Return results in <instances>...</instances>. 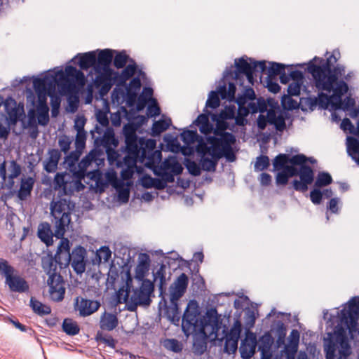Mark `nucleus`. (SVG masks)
<instances>
[{
  "instance_id": "f257e3e1",
  "label": "nucleus",
  "mask_w": 359,
  "mask_h": 359,
  "mask_svg": "<svg viewBox=\"0 0 359 359\" xmlns=\"http://www.w3.org/2000/svg\"><path fill=\"white\" fill-rule=\"evenodd\" d=\"M335 54L334 52L320 65H315L311 60L308 64V72L313 78L316 88L321 91L316 98V102L319 107L324 109L346 111L355 105V100L352 97L346 96L342 99L348 90L346 82L353 78V72L346 74L345 67L341 65H337L332 69L333 62L337 60Z\"/></svg>"
},
{
  "instance_id": "f03ea898",
  "label": "nucleus",
  "mask_w": 359,
  "mask_h": 359,
  "mask_svg": "<svg viewBox=\"0 0 359 359\" xmlns=\"http://www.w3.org/2000/svg\"><path fill=\"white\" fill-rule=\"evenodd\" d=\"M215 134L219 137H209L206 142L203 139L198 141L196 151L201 157L199 163L186 159L184 164L191 175H200L201 169L209 172L215 171L219 160L223 157L229 162H233L236 160V154L233 149V145L236 142L235 136L227 132L219 133L218 131H215Z\"/></svg>"
},
{
  "instance_id": "7ed1b4c3",
  "label": "nucleus",
  "mask_w": 359,
  "mask_h": 359,
  "mask_svg": "<svg viewBox=\"0 0 359 359\" xmlns=\"http://www.w3.org/2000/svg\"><path fill=\"white\" fill-rule=\"evenodd\" d=\"M337 317V325L333 333H327L324 339V349L327 359H334L337 350L339 359H346L351 353V347L348 343L346 331L348 330L351 337L358 329L359 320V297L352 298L348 304L341 311Z\"/></svg>"
},
{
  "instance_id": "20e7f679",
  "label": "nucleus",
  "mask_w": 359,
  "mask_h": 359,
  "mask_svg": "<svg viewBox=\"0 0 359 359\" xmlns=\"http://www.w3.org/2000/svg\"><path fill=\"white\" fill-rule=\"evenodd\" d=\"M105 154L102 149H93L78 163V170L74 171L72 177L67 173H57L54 179L55 189H60L65 195H71L74 191H80L85 188L81 180L86 175L88 166L95 164V167L102 166Z\"/></svg>"
},
{
  "instance_id": "39448f33",
  "label": "nucleus",
  "mask_w": 359,
  "mask_h": 359,
  "mask_svg": "<svg viewBox=\"0 0 359 359\" xmlns=\"http://www.w3.org/2000/svg\"><path fill=\"white\" fill-rule=\"evenodd\" d=\"M191 332H198L205 337L214 336L217 337L219 328V317L215 309L208 310L205 315L201 317L198 305L195 301H190L184 313L182 327L186 334H188L186 327Z\"/></svg>"
},
{
  "instance_id": "423d86ee",
  "label": "nucleus",
  "mask_w": 359,
  "mask_h": 359,
  "mask_svg": "<svg viewBox=\"0 0 359 359\" xmlns=\"http://www.w3.org/2000/svg\"><path fill=\"white\" fill-rule=\"evenodd\" d=\"M51 214L56 220V229L55 236L61 238L57 246L55 254V260L61 266H68L71 261L70 243L67 238H62L66 228H68L70 224L69 215L71 213V206L74 203H51Z\"/></svg>"
},
{
  "instance_id": "0eeeda50",
  "label": "nucleus",
  "mask_w": 359,
  "mask_h": 359,
  "mask_svg": "<svg viewBox=\"0 0 359 359\" xmlns=\"http://www.w3.org/2000/svg\"><path fill=\"white\" fill-rule=\"evenodd\" d=\"M126 285L120 288L116 294L118 303H125L131 311H134L137 306L149 305L150 295L154 290L153 283L149 280H144L139 289L131 290L133 278L129 271H126Z\"/></svg>"
},
{
  "instance_id": "6e6552de",
  "label": "nucleus",
  "mask_w": 359,
  "mask_h": 359,
  "mask_svg": "<svg viewBox=\"0 0 359 359\" xmlns=\"http://www.w3.org/2000/svg\"><path fill=\"white\" fill-rule=\"evenodd\" d=\"M233 101L237 103L238 107L236 124L240 126L245 124V117L249 114L263 113L267 108L264 99H256L255 93L251 87L246 88L243 94L239 95Z\"/></svg>"
},
{
  "instance_id": "1a4fd4ad",
  "label": "nucleus",
  "mask_w": 359,
  "mask_h": 359,
  "mask_svg": "<svg viewBox=\"0 0 359 359\" xmlns=\"http://www.w3.org/2000/svg\"><path fill=\"white\" fill-rule=\"evenodd\" d=\"M236 70L233 71V67H226L223 73V79L227 80L229 77H232L236 81L241 80V74L246 76L248 82L254 84L255 72H259L263 73L266 69L265 61H255L250 59V62L247 61L243 57L235 60Z\"/></svg>"
},
{
  "instance_id": "9d476101",
  "label": "nucleus",
  "mask_w": 359,
  "mask_h": 359,
  "mask_svg": "<svg viewBox=\"0 0 359 359\" xmlns=\"http://www.w3.org/2000/svg\"><path fill=\"white\" fill-rule=\"evenodd\" d=\"M115 50L104 49L100 50L94 71L96 76L94 82L97 86H111V77L114 74L113 69L110 68Z\"/></svg>"
},
{
  "instance_id": "9b49d317",
  "label": "nucleus",
  "mask_w": 359,
  "mask_h": 359,
  "mask_svg": "<svg viewBox=\"0 0 359 359\" xmlns=\"http://www.w3.org/2000/svg\"><path fill=\"white\" fill-rule=\"evenodd\" d=\"M154 163L153 166H146L152 170L154 175L161 180V187H165L168 182H172L175 176L180 174L182 167L175 157L165 158L160 165Z\"/></svg>"
},
{
  "instance_id": "f8f14e48",
  "label": "nucleus",
  "mask_w": 359,
  "mask_h": 359,
  "mask_svg": "<svg viewBox=\"0 0 359 359\" xmlns=\"http://www.w3.org/2000/svg\"><path fill=\"white\" fill-rule=\"evenodd\" d=\"M236 86L234 83L229 82L228 88L225 80L222 78L219 85L216 90H212L208 94V97L205 103V109L210 108L215 109L220 104V98L228 101H233L235 100Z\"/></svg>"
},
{
  "instance_id": "ddd939ff",
  "label": "nucleus",
  "mask_w": 359,
  "mask_h": 359,
  "mask_svg": "<svg viewBox=\"0 0 359 359\" xmlns=\"http://www.w3.org/2000/svg\"><path fill=\"white\" fill-rule=\"evenodd\" d=\"M65 77L58 83V90L62 95H69L76 90V85L83 86L85 83L84 74L72 66L65 68Z\"/></svg>"
},
{
  "instance_id": "4468645a",
  "label": "nucleus",
  "mask_w": 359,
  "mask_h": 359,
  "mask_svg": "<svg viewBox=\"0 0 359 359\" xmlns=\"http://www.w3.org/2000/svg\"><path fill=\"white\" fill-rule=\"evenodd\" d=\"M306 161L307 158L304 154L294 155L290 158V163L292 165H300L299 170H297L300 181L294 180L293 182V186L296 190L307 189L308 184H311L313 180V171L311 167L305 165Z\"/></svg>"
},
{
  "instance_id": "2eb2a0df",
  "label": "nucleus",
  "mask_w": 359,
  "mask_h": 359,
  "mask_svg": "<svg viewBox=\"0 0 359 359\" xmlns=\"http://www.w3.org/2000/svg\"><path fill=\"white\" fill-rule=\"evenodd\" d=\"M65 77L62 69L48 71L41 77H36L33 80V87L36 92L39 93H54L56 85L61 82Z\"/></svg>"
},
{
  "instance_id": "dca6fc26",
  "label": "nucleus",
  "mask_w": 359,
  "mask_h": 359,
  "mask_svg": "<svg viewBox=\"0 0 359 359\" xmlns=\"http://www.w3.org/2000/svg\"><path fill=\"white\" fill-rule=\"evenodd\" d=\"M139 161L145 166H153L154 163H160L162 158L161 151L156 149V142L153 139H139Z\"/></svg>"
},
{
  "instance_id": "f3484780",
  "label": "nucleus",
  "mask_w": 359,
  "mask_h": 359,
  "mask_svg": "<svg viewBox=\"0 0 359 359\" xmlns=\"http://www.w3.org/2000/svg\"><path fill=\"white\" fill-rule=\"evenodd\" d=\"M86 176L95 181V188L100 192L104 191L109 184L114 187L122 181L118 178L117 173L114 169H109L104 174L98 169L86 171Z\"/></svg>"
},
{
  "instance_id": "a211bd4d",
  "label": "nucleus",
  "mask_w": 359,
  "mask_h": 359,
  "mask_svg": "<svg viewBox=\"0 0 359 359\" xmlns=\"http://www.w3.org/2000/svg\"><path fill=\"white\" fill-rule=\"evenodd\" d=\"M47 283L50 299L55 302L62 301L65 293L62 278L60 275L52 273L49 276Z\"/></svg>"
},
{
  "instance_id": "6ab92c4d",
  "label": "nucleus",
  "mask_w": 359,
  "mask_h": 359,
  "mask_svg": "<svg viewBox=\"0 0 359 359\" xmlns=\"http://www.w3.org/2000/svg\"><path fill=\"white\" fill-rule=\"evenodd\" d=\"M86 250L82 246H76L71 253V264L75 272L83 273L86 270Z\"/></svg>"
},
{
  "instance_id": "aec40b11",
  "label": "nucleus",
  "mask_w": 359,
  "mask_h": 359,
  "mask_svg": "<svg viewBox=\"0 0 359 359\" xmlns=\"http://www.w3.org/2000/svg\"><path fill=\"white\" fill-rule=\"evenodd\" d=\"M100 304L97 301L76 297L75 299V309L82 316H88L98 310Z\"/></svg>"
},
{
  "instance_id": "412c9836",
  "label": "nucleus",
  "mask_w": 359,
  "mask_h": 359,
  "mask_svg": "<svg viewBox=\"0 0 359 359\" xmlns=\"http://www.w3.org/2000/svg\"><path fill=\"white\" fill-rule=\"evenodd\" d=\"M188 277L185 273H182L170 287V295L171 302H177L184 293L187 285Z\"/></svg>"
},
{
  "instance_id": "4be33fe9",
  "label": "nucleus",
  "mask_w": 359,
  "mask_h": 359,
  "mask_svg": "<svg viewBox=\"0 0 359 359\" xmlns=\"http://www.w3.org/2000/svg\"><path fill=\"white\" fill-rule=\"evenodd\" d=\"M138 160L135 159L130 156H123V166L121 167L122 170L121 172V177L123 181L128 180L133 177V174L136 171L138 174H141L142 168L140 166L137 165Z\"/></svg>"
},
{
  "instance_id": "5701e85b",
  "label": "nucleus",
  "mask_w": 359,
  "mask_h": 359,
  "mask_svg": "<svg viewBox=\"0 0 359 359\" xmlns=\"http://www.w3.org/2000/svg\"><path fill=\"white\" fill-rule=\"evenodd\" d=\"M8 172L7 175L6 163L4 162L0 165V177L4 182H6L8 178V184L11 187H13L14 184V179L18 177L21 173V168L16 161H11L8 167Z\"/></svg>"
},
{
  "instance_id": "b1692460",
  "label": "nucleus",
  "mask_w": 359,
  "mask_h": 359,
  "mask_svg": "<svg viewBox=\"0 0 359 359\" xmlns=\"http://www.w3.org/2000/svg\"><path fill=\"white\" fill-rule=\"evenodd\" d=\"M126 153L124 156L133 157L139 160L140 156V144L139 140L134 131L126 133Z\"/></svg>"
},
{
  "instance_id": "393cba45",
  "label": "nucleus",
  "mask_w": 359,
  "mask_h": 359,
  "mask_svg": "<svg viewBox=\"0 0 359 359\" xmlns=\"http://www.w3.org/2000/svg\"><path fill=\"white\" fill-rule=\"evenodd\" d=\"M6 283L13 292H24L28 290L29 286L24 278L19 276L12 275V272H6Z\"/></svg>"
},
{
  "instance_id": "a878e982",
  "label": "nucleus",
  "mask_w": 359,
  "mask_h": 359,
  "mask_svg": "<svg viewBox=\"0 0 359 359\" xmlns=\"http://www.w3.org/2000/svg\"><path fill=\"white\" fill-rule=\"evenodd\" d=\"M136 70V63L133 60H131V62L122 70L120 74L114 72V74L111 77V85L114 83H117L118 85H124L126 82L135 74Z\"/></svg>"
},
{
  "instance_id": "bb28decb",
  "label": "nucleus",
  "mask_w": 359,
  "mask_h": 359,
  "mask_svg": "<svg viewBox=\"0 0 359 359\" xmlns=\"http://www.w3.org/2000/svg\"><path fill=\"white\" fill-rule=\"evenodd\" d=\"M256 346V336L252 333L248 334L240 347L241 357L243 359H250L255 353Z\"/></svg>"
},
{
  "instance_id": "cd10ccee",
  "label": "nucleus",
  "mask_w": 359,
  "mask_h": 359,
  "mask_svg": "<svg viewBox=\"0 0 359 359\" xmlns=\"http://www.w3.org/2000/svg\"><path fill=\"white\" fill-rule=\"evenodd\" d=\"M150 266L149 256L142 253L138 256L137 264L135 269V278L139 280H144L148 273Z\"/></svg>"
},
{
  "instance_id": "c85d7f7f",
  "label": "nucleus",
  "mask_w": 359,
  "mask_h": 359,
  "mask_svg": "<svg viewBox=\"0 0 359 359\" xmlns=\"http://www.w3.org/2000/svg\"><path fill=\"white\" fill-rule=\"evenodd\" d=\"M213 113L208 111V109H204L203 113L200 114L194 123L199 128L201 133L205 135L209 134L213 129L212 124L210 122V117L212 118Z\"/></svg>"
},
{
  "instance_id": "c756f323",
  "label": "nucleus",
  "mask_w": 359,
  "mask_h": 359,
  "mask_svg": "<svg viewBox=\"0 0 359 359\" xmlns=\"http://www.w3.org/2000/svg\"><path fill=\"white\" fill-rule=\"evenodd\" d=\"M61 154L58 149H53L48 151V157L43 162L44 170L48 172H54L57 168Z\"/></svg>"
},
{
  "instance_id": "7c9ffc66",
  "label": "nucleus",
  "mask_w": 359,
  "mask_h": 359,
  "mask_svg": "<svg viewBox=\"0 0 359 359\" xmlns=\"http://www.w3.org/2000/svg\"><path fill=\"white\" fill-rule=\"evenodd\" d=\"M297 175V169L293 165L286 166L283 170L277 173L276 177V183L278 186L285 185L288 182V179L290 177H293Z\"/></svg>"
},
{
  "instance_id": "2f4dec72",
  "label": "nucleus",
  "mask_w": 359,
  "mask_h": 359,
  "mask_svg": "<svg viewBox=\"0 0 359 359\" xmlns=\"http://www.w3.org/2000/svg\"><path fill=\"white\" fill-rule=\"evenodd\" d=\"M79 65L81 69L87 70L90 67L94 68L96 65V55L94 51H90L83 54H79Z\"/></svg>"
},
{
  "instance_id": "473e14b6",
  "label": "nucleus",
  "mask_w": 359,
  "mask_h": 359,
  "mask_svg": "<svg viewBox=\"0 0 359 359\" xmlns=\"http://www.w3.org/2000/svg\"><path fill=\"white\" fill-rule=\"evenodd\" d=\"M131 184L130 182L122 180L114 187L117 193L119 202H128Z\"/></svg>"
},
{
  "instance_id": "72a5a7b5",
  "label": "nucleus",
  "mask_w": 359,
  "mask_h": 359,
  "mask_svg": "<svg viewBox=\"0 0 359 359\" xmlns=\"http://www.w3.org/2000/svg\"><path fill=\"white\" fill-rule=\"evenodd\" d=\"M118 325V318L116 315L104 313L100 318V327L102 330L111 331Z\"/></svg>"
},
{
  "instance_id": "f704fd0d",
  "label": "nucleus",
  "mask_w": 359,
  "mask_h": 359,
  "mask_svg": "<svg viewBox=\"0 0 359 359\" xmlns=\"http://www.w3.org/2000/svg\"><path fill=\"white\" fill-rule=\"evenodd\" d=\"M100 144L107 150V148H116L118 146V140L115 138L114 131L107 128L100 140Z\"/></svg>"
},
{
  "instance_id": "c9c22d12",
  "label": "nucleus",
  "mask_w": 359,
  "mask_h": 359,
  "mask_svg": "<svg viewBox=\"0 0 359 359\" xmlns=\"http://www.w3.org/2000/svg\"><path fill=\"white\" fill-rule=\"evenodd\" d=\"M34 180L32 177L22 179L20 187L18 192V197L20 200L23 201L29 196L33 188Z\"/></svg>"
},
{
  "instance_id": "e433bc0d",
  "label": "nucleus",
  "mask_w": 359,
  "mask_h": 359,
  "mask_svg": "<svg viewBox=\"0 0 359 359\" xmlns=\"http://www.w3.org/2000/svg\"><path fill=\"white\" fill-rule=\"evenodd\" d=\"M111 257V251L107 246H102L96 251L95 257L93 259V264L100 265L101 263L108 262Z\"/></svg>"
},
{
  "instance_id": "4c0bfd02",
  "label": "nucleus",
  "mask_w": 359,
  "mask_h": 359,
  "mask_svg": "<svg viewBox=\"0 0 359 359\" xmlns=\"http://www.w3.org/2000/svg\"><path fill=\"white\" fill-rule=\"evenodd\" d=\"M267 121L273 124L278 131L283 132L285 128V121L283 116L278 115L273 111H269L267 113Z\"/></svg>"
},
{
  "instance_id": "58836bf2",
  "label": "nucleus",
  "mask_w": 359,
  "mask_h": 359,
  "mask_svg": "<svg viewBox=\"0 0 359 359\" xmlns=\"http://www.w3.org/2000/svg\"><path fill=\"white\" fill-rule=\"evenodd\" d=\"M38 236L47 245L52 243L53 234L48 223H42L39 226Z\"/></svg>"
},
{
  "instance_id": "ea45409f",
  "label": "nucleus",
  "mask_w": 359,
  "mask_h": 359,
  "mask_svg": "<svg viewBox=\"0 0 359 359\" xmlns=\"http://www.w3.org/2000/svg\"><path fill=\"white\" fill-rule=\"evenodd\" d=\"M109 163L111 166L122 167L123 156L115 148H107L105 151Z\"/></svg>"
},
{
  "instance_id": "a19ab883",
  "label": "nucleus",
  "mask_w": 359,
  "mask_h": 359,
  "mask_svg": "<svg viewBox=\"0 0 359 359\" xmlns=\"http://www.w3.org/2000/svg\"><path fill=\"white\" fill-rule=\"evenodd\" d=\"M171 124V119L170 118H161L159 121H155L151 128L153 136H158L163 132L166 130Z\"/></svg>"
},
{
  "instance_id": "79ce46f5",
  "label": "nucleus",
  "mask_w": 359,
  "mask_h": 359,
  "mask_svg": "<svg viewBox=\"0 0 359 359\" xmlns=\"http://www.w3.org/2000/svg\"><path fill=\"white\" fill-rule=\"evenodd\" d=\"M153 95V89L149 87H144L142 93L140 95L137 101V108L141 109L148 103L151 102Z\"/></svg>"
},
{
  "instance_id": "37998d69",
  "label": "nucleus",
  "mask_w": 359,
  "mask_h": 359,
  "mask_svg": "<svg viewBox=\"0 0 359 359\" xmlns=\"http://www.w3.org/2000/svg\"><path fill=\"white\" fill-rule=\"evenodd\" d=\"M181 140L183 142L187 145H190L194 144L196 141L198 142L199 136L196 130H184L181 133L180 135ZM202 139V137H200ZM201 140H199L200 141Z\"/></svg>"
},
{
  "instance_id": "c03bdc74",
  "label": "nucleus",
  "mask_w": 359,
  "mask_h": 359,
  "mask_svg": "<svg viewBox=\"0 0 359 359\" xmlns=\"http://www.w3.org/2000/svg\"><path fill=\"white\" fill-rule=\"evenodd\" d=\"M62 329L69 335H75L79 332V327L72 319H65L62 323Z\"/></svg>"
},
{
  "instance_id": "a18cd8bd",
  "label": "nucleus",
  "mask_w": 359,
  "mask_h": 359,
  "mask_svg": "<svg viewBox=\"0 0 359 359\" xmlns=\"http://www.w3.org/2000/svg\"><path fill=\"white\" fill-rule=\"evenodd\" d=\"M171 303L172 305L167 308L166 316L170 322L177 324L179 323L180 318L177 302Z\"/></svg>"
},
{
  "instance_id": "49530a36",
  "label": "nucleus",
  "mask_w": 359,
  "mask_h": 359,
  "mask_svg": "<svg viewBox=\"0 0 359 359\" xmlns=\"http://www.w3.org/2000/svg\"><path fill=\"white\" fill-rule=\"evenodd\" d=\"M49 108L48 105L37 106L38 123L41 126H46L49 121Z\"/></svg>"
},
{
  "instance_id": "de8ad7c7",
  "label": "nucleus",
  "mask_w": 359,
  "mask_h": 359,
  "mask_svg": "<svg viewBox=\"0 0 359 359\" xmlns=\"http://www.w3.org/2000/svg\"><path fill=\"white\" fill-rule=\"evenodd\" d=\"M273 339L270 334H264L259 339V349L262 351L263 355H264L270 349Z\"/></svg>"
},
{
  "instance_id": "09e8293b",
  "label": "nucleus",
  "mask_w": 359,
  "mask_h": 359,
  "mask_svg": "<svg viewBox=\"0 0 359 359\" xmlns=\"http://www.w3.org/2000/svg\"><path fill=\"white\" fill-rule=\"evenodd\" d=\"M30 305L34 311L38 314L46 315L51 312V309L49 306L43 304L41 302L33 298L31 299Z\"/></svg>"
},
{
  "instance_id": "8fccbe9b",
  "label": "nucleus",
  "mask_w": 359,
  "mask_h": 359,
  "mask_svg": "<svg viewBox=\"0 0 359 359\" xmlns=\"http://www.w3.org/2000/svg\"><path fill=\"white\" fill-rule=\"evenodd\" d=\"M141 184L145 188L156 187L158 189H163L165 187L160 186L161 184V179H154L147 175L142 176Z\"/></svg>"
},
{
  "instance_id": "3c124183",
  "label": "nucleus",
  "mask_w": 359,
  "mask_h": 359,
  "mask_svg": "<svg viewBox=\"0 0 359 359\" xmlns=\"http://www.w3.org/2000/svg\"><path fill=\"white\" fill-rule=\"evenodd\" d=\"M281 104L283 109L286 110H292L297 109L299 103L297 100L293 99L292 95H284L281 99Z\"/></svg>"
},
{
  "instance_id": "603ef678",
  "label": "nucleus",
  "mask_w": 359,
  "mask_h": 359,
  "mask_svg": "<svg viewBox=\"0 0 359 359\" xmlns=\"http://www.w3.org/2000/svg\"><path fill=\"white\" fill-rule=\"evenodd\" d=\"M332 181L331 175L327 172H319L315 182V187L321 188L330 184Z\"/></svg>"
},
{
  "instance_id": "864d4df0",
  "label": "nucleus",
  "mask_w": 359,
  "mask_h": 359,
  "mask_svg": "<svg viewBox=\"0 0 359 359\" xmlns=\"http://www.w3.org/2000/svg\"><path fill=\"white\" fill-rule=\"evenodd\" d=\"M146 74L142 70L139 71L138 76L133 78L128 86V91L133 92L135 93L140 89L141 87V79H144Z\"/></svg>"
},
{
  "instance_id": "5fc2aeb1",
  "label": "nucleus",
  "mask_w": 359,
  "mask_h": 359,
  "mask_svg": "<svg viewBox=\"0 0 359 359\" xmlns=\"http://www.w3.org/2000/svg\"><path fill=\"white\" fill-rule=\"evenodd\" d=\"M129 59L124 50L117 53L114 59V65L117 69L123 68Z\"/></svg>"
},
{
  "instance_id": "6e6d98bb",
  "label": "nucleus",
  "mask_w": 359,
  "mask_h": 359,
  "mask_svg": "<svg viewBox=\"0 0 359 359\" xmlns=\"http://www.w3.org/2000/svg\"><path fill=\"white\" fill-rule=\"evenodd\" d=\"M285 66L280 63L270 62L269 67H268V75L269 78L276 76L280 75L284 72Z\"/></svg>"
},
{
  "instance_id": "4d7b16f0",
  "label": "nucleus",
  "mask_w": 359,
  "mask_h": 359,
  "mask_svg": "<svg viewBox=\"0 0 359 359\" xmlns=\"http://www.w3.org/2000/svg\"><path fill=\"white\" fill-rule=\"evenodd\" d=\"M163 345L166 349L175 353L180 352L182 349V344L177 340L174 339H168L164 340Z\"/></svg>"
},
{
  "instance_id": "13d9d810",
  "label": "nucleus",
  "mask_w": 359,
  "mask_h": 359,
  "mask_svg": "<svg viewBox=\"0 0 359 359\" xmlns=\"http://www.w3.org/2000/svg\"><path fill=\"white\" fill-rule=\"evenodd\" d=\"M269 158L267 156L261 155L256 158L254 165L255 171H262L269 166Z\"/></svg>"
},
{
  "instance_id": "bf43d9fd",
  "label": "nucleus",
  "mask_w": 359,
  "mask_h": 359,
  "mask_svg": "<svg viewBox=\"0 0 359 359\" xmlns=\"http://www.w3.org/2000/svg\"><path fill=\"white\" fill-rule=\"evenodd\" d=\"M290 159L287 154H279L273 160V165L275 170L284 169Z\"/></svg>"
},
{
  "instance_id": "052dcab7",
  "label": "nucleus",
  "mask_w": 359,
  "mask_h": 359,
  "mask_svg": "<svg viewBox=\"0 0 359 359\" xmlns=\"http://www.w3.org/2000/svg\"><path fill=\"white\" fill-rule=\"evenodd\" d=\"M235 112L236 107L233 105L232 107H226L224 110L217 114L219 118L226 121L233 118L236 120V116H235Z\"/></svg>"
},
{
  "instance_id": "680f3d73",
  "label": "nucleus",
  "mask_w": 359,
  "mask_h": 359,
  "mask_svg": "<svg viewBox=\"0 0 359 359\" xmlns=\"http://www.w3.org/2000/svg\"><path fill=\"white\" fill-rule=\"evenodd\" d=\"M79 154L76 152H72L70 154L69 156H67L65 159V163L67 165V166L69 168L70 171L74 174V171H77L79 167L76 166V163L77 162L79 159Z\"/></svg>"
},
{
  "instance_id": "e2e57ef3",
  "label": "nucleus",
  "mask_w": 359,
  "mask_h": 359,
  "mask_svg": "<svg viewBox=\"0 0 359 359\" xmlns=\"http://www.w3.org/2000/svg\"><path fill=\"white\" fill-rule=\"evenodd\" d=\"M298 343L288 341L285 347L287 359H294V355L298 350Z\"/></svg>"
},
{
  "instance_id": "0e129e2a",
  "label": "nucleus",
  "mask_w": 359,
  "mask_h": 359,
  "mask_svg": "<svg viewBox=\"0 0 359 359\" xmlns=\"http://www.w3.org/2000/svg\"><path fill=\"white\" fill-rule=\"evenodd\" d=\"M241 332V323L239 320H236L231 328L226 337H231L233 339H238Z\"/></svg>"
},
{
  "instance_id": "69168bd1",
  "label": "nucleus",
  "mask_w": 359,
  "mask_h": 359,
  "mask_svg": "<svg viewBox=\"0 0 359 359\" xmlns=\"http://www.w3.org/2000/svg\"><path fill=\"white\" fill-rule=\"evenodd\" d=\"M161 113L160 107L156 99H151V102L147 107V114L151 117L158 116Z\"/></svg>"
},
{
  "instance_id": "338daca9",
  "label": "nucleus",
  "mask_w": 359,
  "mask_h": 359,
  "mask_svg": "<svg viewBox=\"0 0 359 359\" xmlns=\"http://www.w3.org/2000/svg\"><path fill=\"white\" fill-rule=\"evenodd\" d=\"M238 339H233L231 337H226L225 342V350L227 353H234L238 347Z\"/></svg>"
},
{
  "instance_id": "774afa93",
  "label": "nucleus",
  "mask_w": 359,
  "mask_h": 359,
  "mask_svg": "<svg viewBox=\"0 0 359 359\" xmlns=\"http://www.w3.org/2000/svg\"><path fill=\"white\" fill-rule=\"evenodd\" d=\"M302 86V83L292 82L291 83H290L287 88L288 95L292 96L299 95L300 93Z\"/></svg>"
}]
</instances>
